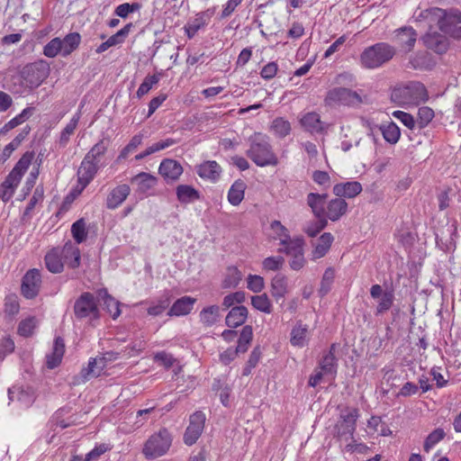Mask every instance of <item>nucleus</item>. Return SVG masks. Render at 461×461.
<instances>
[{
	"label": "nucleus",
	"mask_w": 461,
	"mask_h": 461,
	"mask_svg": "<svg viewBox=\"0 0 461 461\" xmlns=\"http://www.w3.org/2000/svg\"><path fill=\"white\" fill-rule=\"evenodd\" d=\"M417 40V33L411 27H402L395 31V41L401 50L409 52L414 47Z\"/></svg>",
	"instance_id": "nucleus-18"
},
{
	"label": "nucleus",
	"mask_w": 461,
	"mask_h": 461,
	"mask_svg": "<svg viewBox=\"0 0 461 461\" xmlns=\"http://www.w3.org/2000/svg\"><path fill=\"white\" fill-rule=\"evenodd\" d=\"M172 444V436L167 429L152 434L145 442L142 453L148 459H155L166 455Z\"/></svg>",
	"instance_id": "nucleus-4"
},
{
	"label": "nucleus",
	"mask_w": 461,
	"mask_h": 461,
	"mask_svg": "<svg viewBox=\"0 0 461 461\" xmlns=\"http://www.w3.org/2000/svg\"><path fill=\"white\" fill-rule=\"evenodd\" d=\"M132 27V23H128L121 30H119L115 34L112 35L107 39V42L110 47H113L122 43L125 38L129 35L131 29Z\"/></svg>",
	"instance_id": "nucleus-60"
},
{
	"label": "nucleus",
	"mask_w": 461,
	"mask_h": 461,
	"mask_svg": "<svg viewBox=\"0 0 461 461\" xmlns=\"http://www.w3.org/2000/svg\"><path fill=\"white\" fill-rule=\"evenodd\" d=\"M99 169L96 163L90 162V160L84 158L77 170V185L76 190L80 194L94 179Z\"/></svg>",
	"instance_id": "nucleus-14"
},
{
	"label": "nucleus",
	"mask_w": 461,
	"mask_h": 461,
	"mask_svg": "<svg viewBox=\"0 0 461 461\" xmlns=\"http://www.w3.org/2000/svg\"><path fill=\"white\" fill-rule=\"evenodd\" d=\"M334 270L331 267H329L325 270L321 282L319 293L321 296L326 295L330 290L331 284L334 279Z\"/></svg>",
	"instance_id": "nucleus-63"
},
{
	"label": "nucleus",
	"mask_w": 461,
	"mask_h": 461,
	"mask_svg": "<svg viewBox=\"0 0 461 461\" xmlns=\"http://www.w3.org/2000/svg\"><path fill=\"white\" fill-rule=\"evenodd\" d=\"M362 185L357 181L339 183L333 186V194L340 198H354L362 192Z\"/></svg>",
	"instance_id": "nucleus-24"
},
{
	"label": "nucleus",
	"mask_w": 461,
	"mask_h": 461,
	"mask_svg": "<svg viewBox=\"0 0 461 461\" xmlns=\"http://www.w3.org/2000/svg\"><path fill=\"white\" fill-rule=\"evenodd\" d=\"M41 285V276L38 269L29 270L23 278L22 294L27 299H32L39 294Z\"/></svg>",
	"instance_id": "nucleus-13"
},
{
	"label": "nucleus",
	"mask_w": 461,
	"mask_h": 461,
	"mask_svg": "<svg viewBox=\"0 0 461 461\" xmlns=\"http://www.w3.org/2000/svg\"><path fill=\"white\" fill-rule=\"evenodd\" d=\"M380 131L383 134L384 139L391 143L395 144L401 136V131L399 127L393 122H390L386 124H383L380 126Z\"/></svg>",
	"instance_id": "nucleus-44"
},
{
	"label": "nucleus",
	"mask_w": 461,
	"mask_h": 461,
	"mask_svg": "<svg viewBox=\"0 0 461 461\" xmlns=\"http://www.w3.org/2000/svg\"><path fill=\"white\" fill-rule=\"evenodd\" d=\"M8 396L11 401L14 398L25 405H30L33 402L32 393L28 389L24 390L20 387H12L8 389Z\"/></svg>",
	"instance_id": "nucleus-45"
},
{
	"label": "nucleus",
	"mask_w": 461,
	"mask_h": 461,
	"mask_svg": "<svg viewBox=\"0 0 461 461\" xmlns=\"http://www.w3.org/2000/svg\"><path fill=\"white\" fill-rule=\"evenodd\" d=\"M278 252L285 253L291 257L289 267L294 271H299L306 265L304 257V241L302 238L297 237L296 240L290 247L279 248Z\"/></svg>",
	"instance_id": "nucleus-8"
},
{
	"label": "nucleus",
	"mask_w": 461,
	"mask_h": 461,
	"mask_svg": "<svg viewBox=\"0 0 461 461\" xmlns=\"http://www.w3.org/2000/svg\"><path fill=\"white\" fill-rule=\"evenodd\" d=\"M59 252V247L53 248L45 256V264L48 270L58 274L63 271L65 264Z\"/></svg>",
	"instance_id": "nucleus-31"
},
{
	"label": "nucleus",
	"mask_w": 461,
	"mask_h": 461,
	"mask_svg": "<svg viewBox=\"0 0 461 461\" xmlns=\"http://www.w3.org/2000/svg\"><path fill=\"white\" fill-rule=\"evenodd\" d=\"M334 348L335 345H332L330 350L322 357L318 366L326 374L328 379H333L337 373L336 357L332 352Z\"/></svg>",
	"instance_id": "nucleus-36"
},
{
	"label": "nucleus",
	"mask_w": 461,
	"mask_h": 461,
	"mask_svg": "<svg viewBox=\"0 0 461 461\" xmlns=\"http://www.w3.org/2000/svg\"><path fill=\"white\" fill-rule=\"evenodd\" d=\"M440 31L454 39H461V12L456 9H452L448 12L444 10V18L440 23Z\"/></svg>",
	"instance_id": "nucleus-10"
},
{
	"label": "nucleus",
	"mask_w": 461,
	"mask_h": 461,
	"mask_svg": "<svg viewBox=\"0 0 461 461\" xmlns=\"http://www.w3.org/2000/svg\"><path fill=\"white\" fill-rule=\"evenodd\" d=\"M412 18L416 23H424L425 26L429 28L438 25L440 29V23L444 18V10L438 7H430L427 9L418 7L414 12Z\"/></svg>",
	"instance_id": "nucleus-11"
},
{
	"label": "nucleus",
	"mask_w": 461,
	"mask_h": 461,
	"mask_svg": "<svg viewBox=\"0 0 461 461\" xmlns=\"http://www.w3.org/2000/svg\"><path fill=\"white\" fill-rule=\"evenodd\" d=\"M101 295L104 301V304L109 314L113 317V319L118 318L121 314L120 303L110 294H108L106 291L104 292V294H101Z\"/></svg>",
	"instance_id": "nucleus-52"
},
{
	"label": "nucleus",
	"mask_w": 461,
	"mask_h": 461,
	"mask_svg": "<svg viewBox=\"0 0 461 461\" xmlns=\"http://www.w3.org/2000/svg\"><path fill=\"white\" fill-rule=\"evenodd\" d=\"M206 24L203 14H196L195 18L185 25V32L189 39L194 37L197 32Z\"/></svg>",
	"instance_id": "nucleus-47"
},
{
	"label": "nucleus",
	"mask_w": 461,
	"mask_h": 461,
	"mask_svg": "<svg viewBox=\"0 0 461 461\" xmlns=\"http://www.w3.org/2000/svg\"><path fill=\"white\" fill-rule=\"evenodd\" d=\"M272 239L279 240L280 248L290 247L297 237L291 238L290 232L279 221H273L270 224Z\"/></svg>",
	"instance_id": "nucleus-23"
},
{
	"label": "nucleus",
	"mask_w": 461,
	"mask_h": 461,
	"mask_svg": "<svg viewBox=\"0 0 461 461\" xmlns=\"http://www.w3.org/2000/svg\"><path fill=\"white\" fill-rule=\"evenodd\" d=\"M302 127L311 133H321L324 130L321 116L315 112L305 113L300 120Z\"/></svg>",
	"instance_id": "nucleus-29"
},
{
	"label": "nucleus",
	"mask_w": 461,
	"mask_h": 461,
	"mask_svg": "<svg viewBox=\"0 0 461 461\" xmlns=\"http://www.w3.org/2000/svg\"><path fill=\"white\" fill-rule=\"evenodd\" d=\"M334 240V237L330 232H324L315 241L312 242V250L311 252V258L317 260L323 258L330 250Z\"/></svg>",
	"instance_id": "nucleus-21"
},
{
	"label": "nucleus",
	"mask_w": 461,
	"mask_h": 461,
	"mask_svg": "<svg viewBox=\"0 0 461 461\" xmlns=\"http://www.w3.org/2000/svg\"><path fill=\"white\" fill-rule=\"evenodd\" d=\"M171 303V295L169 293H165L159 296L157 300L150 303L147 312L149 315L158 316L161 315L165 310L168 308Z\"/></svg>",
	"instance_id": "nucleus-38"
},
{
	"label": "nucleus",
	"mask_w": 461,
	"mask_h": 461,
	"mask_svg": "<svg viewBox=\"0 0 461 461\" xmlns=\"http://www.w3.org/2000/svg\"><path fill=\"white\" fill-rule=\"evenodd\" d=\"M241 278L242 275L237 267H229L223 281V286L228 288L236 287L240 284Z\"/></svg>",
	"instance_id": "nucleus-57"
},
{
	"label": "nucleus",
	"mask_w": 461,
	"mask_h": 461,
	"mask_svg": "<svg viewBox=\"0 0 461 461\" xmlns=\"http://www.w3.org/2000/svg\"><path fill=\"white\" fill-rule=\"evenodd\" d=\"M247 156L258 167L276 166L278 158L266 134L257 132L249 138Z\"/></svg>",
	"instance_id": "nucleus-1"
},
{
	"label": "nucleus",
	"mask_w": 461,
	"mask_h": 461,
	"mask_svg": "<svg viewBox=\"0 0 461 461\" xmlns=\"http://www.w3.org/2000/svg\"><path fill=\"white\" fill-rule=\"evenodd\" d=\"M348 211V203L340 198L337 197L331 199L327 203L325 211V216L332 221L339 220Z\"/></svg>",
	"instance_id": "nucleus-26"
},
{
	"label": "nucleus",
	"mask_w": 461,
	"mask_h": 461,
	"mask_svg": "<svg viewBox=\"0 0 461 461\" xmlns=\"http://www.w3.org/2000/svg\"><path fill=\"white\" fill-rule=\"evenodd\" d=\"M247 188V185L243 180L238 179L236 180L229 189L228 192V201L233 205H239L242 200L244 199L245 190Z\"/></svg>",
	"instance_id": "nucleus-37"
},
{
	"label": "nucleus",
	"mask_w": 461,
	"mask_h": 461,
	"mask_svg": "<svg viewBox=\"0 0 461 461\" xmlns=\"http://www.w3.org/2000/svg\"><path fill=\"white\" fill-rule=\"evenodd\" d=\"M340 418L342 420L341 427H343V431L341 433H348L352 436L356 430V422L358 418V411L355 408H348L341 413Z\"/></svg>",
	"instance_id": "nucleus-35"
},
{
	"label": "nucleus",
	"mask_w": 461,
	"mask_h": 461,
	"mask_svg": "<svg viewBox=\"0 0 461 461\" xmlns=\"http://www.w3.org/2000/svg\"><path fill=\"white\" fill-rule=\"evenodd\" d=\"M195 303V298L185 295L174 302L167 314L169 317H182L188 315L193 311Z\"/></svg>",
	"instance_id": "nucleus-19"
},
{
	"label": "nucleus",
	"mask_w": 461,
	"mask_h": 461,
	"mask_svg": "<svg viewBox=\"0 0 461 461\" xmlns=\"http://www.w3.org/2000/svg\"><path fill=\"white\" fill-rule=\"evenodd\" d=\"M107 150L106 143L102 140L98 141L92 149L87 152L84 158L90 160V162L96 163L98 165L100 158L104 155Z\"/></svg>",
	"instance_id": "nucleus-53"
},
{
	"label": "nucleus",
	"mask_w": 461,
	"mask_h": 461,
	"mask_svg": "<svg viewBox=\"0 0 461 461\" xmlns=\"http://www.w3.org/2000/svg\"><path fill=\"white\" fill-rule=\"evenodd\" d=\"M131 188L128 185L122 184L113 188L106 198V207L110 210L118 208L129 196Z\"/></svg>",
	"instance_id": "nucleus-22"
},
{
	"label": "nucleus",
	"mask_w": 461,
	"mask_h": 461,
	"mask_svg": "<svg viewBox=\"0 0 461 461\" xmlns=\"http://www.w3.org/2000/svg\"><path fill=\"white\" fill-rule=\"evenodd\" d=\"M395 54L393 47L385 42L374 44L366 48L360 55V64L363 68L374 69L386 63Z\"/></svg>",
	"instance_id": "nucleus-2"
},
{
	"label": "nucleus",
	"mask_w": 461,
	"mask_h": 461,
	"mask_svg": "<svg viewBox=\"0 0 461 461\" xmlns=\"http://www.w3.org/2000/svg\"><path fill=\"white\" fill-rule=\"evenodd\" d=\"M81 36L78 32L68 33L61 40L63 57H67L77 50L80 44Z\"/></svg>",
	"instance_id": "nucleus-43"
},
{
	"label": "nucleus",
	"mask_w": 461,
	"mask_h": 461,
	"mask_svg": "<svg viewBox=\"0 0 461 461\" xmlns=\"http://www.w3.org/2000/svg\"><path fill=\"white\" fill-rule=\"evenodd\" d=\"M105 366L104 357L90 358L86 367L82 368L80 375L75 382L77 384L85 383L91 378L100 375Z\"/></svg>",
	"instance_id": "nucleus-20"
},
{
	"label": "nucleus",
	"mask_w": 461,
	"mask_h": 461,
	"mask_svg": "<svg viewBox=\"0 0 461 461\" xmlns=\"http://www.w3.org/2000/svg\"><path fill=\"white\" fill-rule=\"evenodd\" d=\"M158 173L167 183L175 182L183 174V167L175 159L165 158L160 162Z\"/></svg>",
	"instance_id": "nucleus-16"
},
{
	"label": "nucleus",
	"mask_w": 461,
	"mask_h": 461,
	"mask_svg": "<svg viewBox=\"0 0 461 461\" xmlns=\"http://www.w3.org/2000/svg\"><path fill=\"white\" fill-rule=\"evenodd\" d=\"M378 299L379 301L376 307V312L377 313H382L388 311L392 307L394 300V295L392 291H385Z\"/></svg>",
	"instance_id": "nucleus-62"
},
{
	"label": "nucleus",
	"mask_w": 461,
	"mask_h": 461,
	"mask_svg": "<svg viewBox=\"0 0 461 461\" xmlns=\"http://www.w3.org/2000/svg\"><path fill=\"white\" fill-rule=\"evenodd\" d=\"M271 295L278 302L288 293V280L285 276L276 274L271 280Z\"/></svg>",
	"instance_id": "nucleus-32"
},
{
	"label": "nucleus",
	"mask_w": 461,
	"mask_h": 461,
	"mask_svg": "<svg viewBox=\"0 0 461 461\" xmlns=\"http://www.w3.org/2000/svg\"><path fill=\"white\" fill-rule=\"evenodd\" d=\"M434 118V111L429 106H421L418 110L417 123L420 128L426 127Z\"/></svg>",
	"instance_id": "nucleus-61"
},
{
	"label": "nucleus",
	"mask_w": 461,
	"mask_h": 461,
	"mask_svg": "<svg viewBox=\"0 0 461 461\" xmlns=\"http://www.w3.org/2000/svg\"><path fill=\"white\" fill-rule=\"evenodd\" d=\"M392 98L402 104L418 105L429 99V93L422 83L411 81L394 88Z\"/></svg>",
	"instance_id": "nucleus-3"
},
{
	"label": "nucleus",
	"mask_w": 461,
	"mask_h": 461,
	"mask_svg": "<svg viewBox=\"0 0 461 461\" xmlns=\"http://www.w3.org/2000/svg\"><path fill=\"white\" fill-rule=\"evenodd\" d=\"M34 113L33 107L24 108L19 114L7 122L1 129V133H7L9 131L16 128L17 126L27 121Z\"/></svg>",
	"instance_id": "nucleus-39"
},
{
	"label": "nucleus",
	"mask_w": 461,
	"mask_h": 461,
	"mask_svg": "<svg viewBox=\"0 0 461 461\" xmlns=\"http://www.w3.org/2000/svg\"><path fill=\"white\" fill-rule=\"evenodd\" d=\"M290 342L292 346L297 348L305 347L310 339L308 325L298 322L291 330Z\"/></svg>",
	"instance_id": "nucleus-28"
},
{
	"label": "nucleus",
	"mask_w": 461,
	"mask_h": 461,
	"mask_svg": "<svg viewBox=\"0 0 461 461\" xmlns=\"http://www.w3.org/2000/svg\"><path fill=\"white\" fill-rule=\"evenodd\" d=\"M205 422V415L202 411H195L190 416L189 425L184 435V441L186 445L192 446L201 436Z\"/></svg>",
	"instance_id": "nucleus-12"
},
{
	"label": "nucleus",
	"mask_w": 461,
	"mask_h": 461,
	"mask_svg": "<svg viewBox=\"0 0 461 461\" xmlns=\"http://www.w3.org/2000/svg\"><path fill=\"white\" fill-rule=\"evenodd\" d=\"M285 264V258L281 256L267 257L262 261V267L267 271H278Z\"/></svg>",
	"instance_id": "nucleus-58"
},
{
	"label": "nucleus",
	"mask_w": 461,
	"mask_h": 461,
	"mask_svg": "<svg viewBox=\"0 0 461 461\" xmlns=\"http://www.w3.org/2000/svg\"><path fill=\"white\" fill-rule=\"evenodd\" d=\"M318 221L309 222L304 231L309 237H315L319 234L327 225V220L325 218H318Z\"/></svg>",
	"instance_id": "nucleus-64"
},
{
	"label": "nucleus",
	"mask_w": 461,
	"mask_h": 461,
	"mask_svg": "<svg viewBox=\"0 0 461 461\" xmlns=\"http://www.w3.org/2000/svg\"><path fill=\"white\" fill-rule=\"evenodd\" d=\"M251 304L255 309L264 313L269 314L272 312V303L266 294L252 296Z\"/></svg>",
	"instance_id": "nucleus-48"
},
{
	"label": "nucleus",
	"mask_w": 461,
	"mask_h": 461,
	"mask_svg": "<svg viewBox=\"0 0 461 461\" xmlns=\"http://www.w3.org/2000/svg\"><path fill=\"white\" fill-rule=\"evenodd\" d=\"M248 317V310L245 306L232 307L226 316L225 322L228 327L236 328L242 325Z\"/></svg>",
	"instance_id": "nucleus-33"
},
{
	"label": "nucleus",
	"mask_w": 461,
	"mask_h": 461,
	"mask_svg": "<svg viewBox=\"0 0 461 461\" xmlns=\"http://www.w3.org/2000/svg\"><path fill=\"white\" fill-rule=\"evenodd\" d=\"M71 234L76 241L75 244L77 245L84 242L86 240V222L84 219H79L72 224Z\"/></svg>",
	"instance_id": "nucleus-46"
},
{
	"label": "nucleus",
	"mask_w": 461,
	"mask_h": 461,
	"mask_svg": "<svg viewBox=\"0 0 461 461\" xmlns=\"http://www.w3.org/2000/svg\"><path fill=\"white\" fill-rule=\"evenodd\" d=\"M43 54L47 58H55L59 54L63 56L61 39L57 37L49 41L43 48Z\"/></svg>",
	"instance_id": "nucleus-54"
},
{
	"label": "nucleus",
	"mask_w": 461,
	"mask_h": 461,
	"mask_svg": "<svg viewBox=\"0 0 461 461\" xmlns=\"http://www.w3.org/2000/svg\"><path fill=\"white\" fill-rule=\"evenodd\" d=\"M361 101L362 99L357 92L345 87L330 90L324 99V103L328 106L354 105L360 104Z\"/></svg>",
	"instance_id": "nucleus-6"
},
{
	"label": "nucleus",
	"mask_w": 461,
	"mask_h": 461,
	"mask_svg": "<svg viewBox=\"0 0 461 461\" xmlns=\"http://www.w3.org/2000/svg\"><path fill=\"white\" fill-rule=\"evenodd\" d=\"M131 183L137 185L138 192L145 194L156 186L158 179L149 173L141 172L131 179Z\"/></svg>",
	"instance_id": "nucleus-34"
},
{
	"label": "nucleus",
	"mask_w": 461,
	"mask_h": 461,
	"mask_svg": "<svg viewBox=\"0 0 461 461\" xmlns=\"http://www.w3.org/2000/svg\"><path fill=\"white\" fill-rule=\"evenodd\" d=\"M425 45L433 51L442 54L448 49V40L438 32H428L423 38Z\"/></svg>",
	"instance_id": "nucleus-25"
},
{
	"label": "nucleus",
	"mask_w": 461,
	"mask_h": 461,
	"mask_svg": "<svg viewBox=\"0 0 461 461\" xmlns=\"http://www.w3.org/2000/svg\"><path fill=\"white\" fill-rule=\"evenodd\" d=\"M33 151H26L4 180V184L16 191L21 180L34 158Z\"/></svg>",
	"instance_id": "nucleus-7"
},
{
	"label": "nucleus",
	"mask_w": 461,
	"mask_h": 461,
	"mask_svg": "<svg viewBox=\"0 0 461 461\" xmlns=\"http://www.w3.org/2000/svg\"><path fill=\"white\" fill-rule=\"evenodd\" d=\"M81 117V112L78 110L71 118L69 122L66 125V127L63 129L60 134V142L62 144H67L70 136L74 133L78 122Z\"/></svg>",
	"instance_id": "nucleus-51"
},
{
	"label": "nucleus",
	"mask_w": 461,
	"mask_h": 461,
	"mask_svg": "<svg viewBox=\"0 0 461 461\" xmlns=\"http://www.w3.org/2000/svg\"><path fill=\"white\" fill-rule=\"evenodd\" d=\"M445 437V432L442 429H436L432 432H430L425 439L424 442V450L426 452H429V450L438 444L440 440H442Z\"/></svg>",
	"instance_id": "nucleus-59"
},
{
	"label": "nucleus",
	"mask_w": 461,
	"mask_h": 461,
	"mask_svg": "<svg viewBox=\"0 0 461 461\" xmlns=\"http://www.w3.org/2000/svg\"><path fill=\"white\" fill-rule=\"evenodd\" d=\"M220 311L218 305H211L203 308L199 313L201 323L206 327L212 326L220 320Z\"/></svg>",
	"instance_id": "nucleus-40"
},
{
	"label": "nucleus",
	"mask_w": 461,
	"mask_h": 461,
	"mask_svg": "<svg viewBox=\"0 0 461 461\" xmlns=\"http://www.w3.org/2000/svg\"><path fill=\"white\" fill-rule=\"evenodd\" d=\"M176 196L180 203H190L199 199V192L191 185H180L176 187Z\"/></svg>",
	"instance_id": "nucleus-41"
},
{
	"label": "nucleus",
	"mask_w": 461,
	"mask_h": 461,
	"mask_svg": "<svg viewBox=\"0 0 461 461\" xmlns=\"http://www.w3.org/2000/svg\"><path fill=\"white\" fill-rule=\"evenodd\" d=\"M37 320L35 317H28L20 321L18 325V334L23 337H30L33 334L37 327Z\"/></svg>",
	"instance_id": "nucleus-56"
},
{
	"label": "nucleus",
	"mask_w": 461,
	"mask_h": 461,
	"mask_svg": "<svg viewBox=\"0 0 461 461\" xmlns=\"http://www.w3.org/2000/svg\"><path fill=\"white\" fill-rule=\"evenodd\" d=\"M64 352V340L61 338L58 337L54 340L51 353L48 354L46 357L47 366L50 369L57 367L61 363Z\"/></svg>",
	"instance_id": "nucleus-30"
},
{
	"label": "nucleus",
	"mask_w": 461,
	"mask_h": 461,
	"mask_svg": "<svg viewBox=\"0 0 461 461\" xmlns=\"http://www.w3.org/2000/svg\"><path fill=\"white\" fill-rule=\"evenodd\" d=\"M327 197V194H321L316 193H310L307 194V204L312 209V212L315 217L325 218V205Z\"/></svg>",
	"instance_id": "nucleus-27"
},
{
	"label": "nucleus",
	"mask_w": 461,
	"mask_h": 461,
	"mask_svg": "<svg viewBox=\"0 0 461 461\" xmlns=\"http://www.w3.org/2000/svg\"><path fill=\"white\" fill-rule=\"evenodd\" d=\"M271 132L278 138H285L291 132L290 122L283 117H276L270 125Z\"/></svg>",
	"instance_id": "nucleus-42"
},
{
	"label": "nucleus",
	"mask_w": 461,
	"mask_h": 461,
	"mask_svg": "<svg viewBox=\"0 0 461 461\" xmlns=\"http://www.w3.org/2000/svg\"><path fill=\"white\" fill-rule=\"evenodd\" d=\"M143 136L142 134H136L134 135L130 142L121 150L117 160H122L125 159L131 153L135 151L137 148L141 144Z\"/></svg>",
	"instance_id": "nucleus-55"
},
{
	"label": "nucleus",
	"mask_w": 461,
	"mask_h": 461,
	"mask_svg": "<svg viewBox=\"0 0 461 461\" xmlns=\"http://www.w3.org/2000/svg\"><path fill=\"white\" fill-rule=\"evenodd\" d=\"M253 338V330L249 325H246L243 327L237 345V351L240 353H244L248 350V347L251 342Z\"/></svg>",
	"instance_id": "nucleus-49"
},
{
	"label": "nucleus",
	"mask_w": 461,
	"mask_h": 461,
	"mask_svg": "<svg viewBox=\"0 0 461 461\" xmlns=\"http://www.w3.org/2000/svg\"><path fill=\"white\" fill-rule=\"evenodd\" d=\"M160 77L161 73L147 76L136 92L137 97L140 98L147 95L149 90L159 82Z\"/></svg>",
	"instance_id": "nucleus-50"
},
{
	"label": "nucleus",
	"mask_w": 461,
	"mask_h": 461,
	"mask_svg": "<svg viewBox=\"0 0 461 461\" xmlns=\"http://www.w3.org/2000/svg\"><path fill=\"white\" fill-rule=\"evenodd\" d=\"M49 73L48 62L41 59L26 65L21 72V77L27 87L35 88L48 77Z\"/></svg>",
	"instance_id": "nucleus-5"
},
{
	"label": "nucleus",
	"mask_w": 461,
	"mask_h": 461,
	"mask_svg": "<svg viewBox=\"0 0 461 461\" xmlns=\"http://www.w3.org/2000/svg\"><path fill=\"white\" fill-rule=\"evenodd\" d=\"M197 175L204 180L216 183L221 175V167L215 160H206L196 166Z\"/></svg>",
	"instance_id": "nucleus-17"
},
{
	"label": "nucleus",
	"mask_w": 461,
	"mask_h": 461,
	"mask_svg": "<svg viewBox=\"0 0 461 461\" xmlns=\"http://www.w3.org/2000/svg\"><path fill=\"white\" fill-rule=\"evenodd\" d=\"M74 312L77 319L97 318L98 308L95 297L90 293H84L76 301Z\"/></svg>",
	"instance_id": "nucleus-9"
},
{
	"label": "nucleus",
	"mask_w": 461,
	"mask_h": 461,
	"mask_svg": "<svg viewBox=\"0 0 461 461\" xmlns=\"http://www.w3.org/2000/svg\"><path fill=\"white\" fill-rule=\"evenodd\" d=\"M59 252L65 266L75 269L80 266L81 253L78 245L72 241H67L63 247H59Z\"/></svg>",
	"instance_id": "nucleus-15"
}]
</instances>
